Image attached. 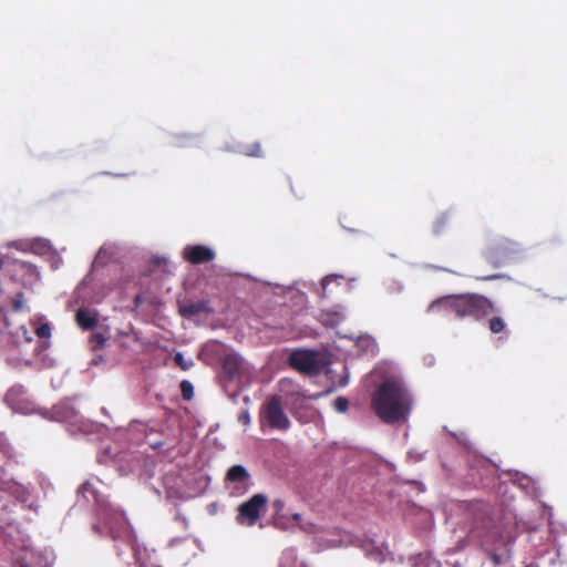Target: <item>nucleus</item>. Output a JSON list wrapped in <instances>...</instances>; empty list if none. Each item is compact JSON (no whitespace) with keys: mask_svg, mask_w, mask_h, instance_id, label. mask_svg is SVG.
I'll list each match as a JSON object with an SVG mask.
<instances>
[{"mask_svg":"<svg viewBox=\"0 0 567 567\" xmlns=\"http://www.w3.org/2000/svg\"><path fill=\"white\" fill-rule=\"evenodd\" d=\"M413 398L399 378H386L371 398V409L385 424L405 422L412 411Z\"/></svg>","mask_w":567,"mask_h":567,"instance_id":"nucleus-1","label":"nucleus"},{"mask_svg":"<svg viewBox=\"0 0 567 567\" xmlns=\"http://www.w3.org/2000/svg\"><path fill=\"white\" fill-rule=\"evenodd\" d=\"M249 477L247 470L243 465H234L231 466L226 474V480L228 482H238L243 483Z\"/></svg>","mask_w":567,"mask_h":567,"instance_id":"nucleus-13","label":"nucleus"},{"mask_svg":"<svg viewBox=\"0 0 567 567\" xmlns=\"http://www.w3.org/2000/svg\"><path fill=\"white\" fill-rule=\"evenodd\" d=\"M292 519L296 520L297 523H299L300 519H301V515L299 513H293L292 514Z\"/></svg>","mask_w":567,"mask_h":567,"instance_id":"nucleus-28","label":"nucleus"},{"mask_svg":"<svg viewBox=\"0 0 567 567\" xmlns=\"http://www.w3.org/2000/svg\"><path fill=\"white\" fill-rule=\"evenodd\" d=\"M8 506H9V505H8V503H3V504L1 505V509H7V508H8Z\"/></svg>","mask_w":567,"mask_h":567,"instance_id":"nucleus-31","label":"nucleus"},{"mask_svg":"<svg viewBox=\"0 0 567 567\" xmlns=\"http://www.w3.org/2000/svg\"><path fill=\"white\" fill-rule=\"evenodd\" d=\"M522 251L520 245L514 240L504 238L492 245L485 252V257L494 266H499Z\"/></svg>","mask_w":567,"mask_h":567,"instance_id":"nucleus-6","label":"nucleus"},{"mask_svg":"<svg viewBox=\"0 0 567 567\" xmlns=\"http://www.w3.org/2000/svg\"><path fill=\"white\" fill-rule=\"evenodd\" d=\"M181 393L184 400L189 401L194 396V386L188 380H183L179 383Z\"/></svg>","mask_w":567,"mask_h":567,"instance_id":"nucleus-16","label":"nucleus"},{"mask_svg":"<svg viewBox=\"0 0 567 567\" xmlns=\"http://www.w3.org/2000/svg\"><path fill=\"white\" fill-rule=\"evenodd\" d=\"M288 361L295 370L308 375L319 374L328 363L323 354L312 350L292 351Z\"/></svg>","mask_w":567,"mask_h":567,"instance_id":"nucleus-4","label":"nucleus"},{"mask_svg":"<svg viewBox=\"0 0 567 567\" xmlns=\"http://www.w3.org/2000/svg\"><path fill=\"white\" fill-rule=\"evenodd\" d=\"M174 362L184 371H187L193 365V361L192 360L186 361L184 355L181 352H177L174 355Z\"/></svg>","mask_w":567,"mask_h":567,"instance_id":"nucleus-20","label":"nucleus"},{"mask_svg":"<svg viewBox=\"0 0 567 567\" xmlns=\"http://www.w3.org/2000/svg\"><path fill=\"white\" fill-rule=\"evenodd\" d=\"M23 567H27V566H23Z\"/></svg>","mask_w":567,"mask_h":567,"instance_id":"nucleus-34","label":"nucleus"},{"mask_svg":"<svg viewBox=\"0 0 567 567\" xmlns=\"http://www.w3.org/2000/svg\"><path fill=\"white\" fill-rule=\"evenodd\" d=\"M499 277H501L499 275H488V276H484V277H482L480 279L481 280H493V279H497Z\"/></svg>","mask_w":567,"mask_h":567,"instance_id":"nucleus-27","label":"nucleus"},{"mask_svg":"<svg viewBox=\"0 0 567 567\" xmlns=\"http://www.w3.org/2000/svg\"><path fill=\"white\" fill-rule=\"evenodd\" d=\"M86 486H89V483L83 484V485H82V488H83V489H85V488H86Z\"/></svg>","mask_w":567,"mask_h":567,"instance_id":"nucleus-33","label":"nucleus"},{"mask_svg":"<svg viewBox=\"0 0 567 567\" xmlns=\"http://www.w3.org/2000/svg\"><path fill=\"white\" fill-rule=\"evenodd\" d=\"M238 422H240L244 425H249L251 422L250 413L248 410H243L240 414L238 415Z\"/></svg>","mask_w":567,"mask_h":567,"instance_id":"nucleus-22","label":"nucleus"},{"mask_svg":"<svg viewBox=\"0 0 567 567\" xmlns=\"http://www.w3.org/2000/svg\"><path fill=\"white\" fill-rule=\"evenodd\" d=\"M446 220H447V218L444 215L436 219V221L434 223V231L436 234H439V233H441L443 230V228H444V226L446 224Z\"/></svg>","mask_w":567,"mask_h":567,"instance_id":"nucleus-23","label":"nucleus"},{"mask_svg":"<svg viewBox=\"0 0 567 567\" xmlns=\"http://www.w3.org/2000/svg\"><path fill=\"white\" fill-rule=\"evenodd\" d=\"M413 567H429V565L421 561L416 563Z\"/></svg>","mask_w":567,"mask_h":567,"instance_id":"nucleus-30","label":"nucleus"},{"mask_svg":"<svg viewBox=\"0 0 567 567\" xmlns=\"http://www.w3.org/2000/svg\"><path fill=\"white\" fill-rule=\"evenodd\" d=\"M205 311H207V305L204 301L190 302L179 308V313L185 318H190Z\"/></svg>","mask_w":567,"mask_h":567,"instance_id":"nucleus-11","label":"nucleus"},{"mask_svg":"<svg viewBox=\"0 0 567 567\" xmlns=\"http://www.w3.org/2000/svg\"><path fill=\"white\" fill-rule=\"evenodd\" d=\"M92 340L95 341L96 344L102 346L105 342V338L102 333H95L92 336Z\"/></svg>","mask_w":567,"mask_h":567,"instance_id":"nucleus-26","label":"nucleus"},{"mask_svg":"<svg viewBox=\"0 0 567 567\" xmlns=\"http://www.w3.org/2000/svg\"><path fill=\"white\" fill-rule=\"evenodd\" d=\"M272 508L276 515H281L282 511L285 509V502L282 499H275L272 502Z\"/></svg>","mask_w":567,"mask_h":567,"instance_id":"nucleus-25","label":"nucleus"},{"mask_svg":"<svg viewBox=\"0 0 567 567\" xmlns=\"http://www.w3.org/2000/svg\"><path fill=\"white\" fill-rule=\"evenodd\" d=\"M75 320L79 327L83 330H91L97 324L96 317L83 308L76 311Z\"/></svg>","mask_w":567,"mask_h":567,"instance_id":"nucleus-10","label":"nucleus"},{"mask_svg":"<svg viewBox=\"0 0 567 567\" xmlns=\"http://www.w3.org/2000/svg\"><path fill=\"white\" fill-rule=\"evenodd\" d=\"M3 266V259L0 257V269L2 268Z\"/></svg>","mask_w":567,"mask_h":567,"instance_id":"nucleus-32","label":"nucleus"},{"mask_svg":"<svg viewBox=\"0 0 567 567\" xmlns=\"http://www.w3.org/2000/svg\"><path fill=\"white\" fill-rule=\"evenodd\" d=\"M11 305H12V309L14 311H22V310H24L25 302H24V295H23V292H18L12 298Z\"/></svg>","mask_w":567,"mask_h":567,"instance_id":"nucleus-17","label":"nucleus"},{"mask_svg":"<svg viewBox=\"0 0 567 567\" xmlns=\"http://www.w3.org/2000/svg\"><path fill=\"white\" fill-rule=\"evenodd\" d=\"M35 334L40 339H49L51 337V326L48 322L41 323L37 327Z\"/></svg>","mask_w":567,"mask_h":567,"instance_id":"nucleus-18","label":"nucleus"},{"mask_svg":"<svg viewBox=\"0 0 567 567\" xmlns=\"http://www.w3.org/2000/svg\"><path fill=\"white\" fill-rule=\"evenodd\" d=\"M355 348L360 357L374 358L379 352V346L371 336H361L355 341Z\"/></svg>","mask_w":567,"mask_h":567,"instance_id":"nucleus-9","label":"nucleus"},{"mask_svg":"<svg viewBox=\"0 0 567 567\" xmlns=\"http://www.w3.org/2000/svg\"><path fill=\"white\" fill-rule=\"evenodd\" d=\"M182 255L192 265L209 262L215 258V251L204 245H188L183 249Z\"/></svg>","mask_w":567,"mask_h":567,"instance_id":"nucleus-7","label":"nucleus"},{"mask_svg":"<svg viewBox=\"0 0 567 567\" xmlns=\"http://www.w3.org/2000/svg\"><path fill=\"white\" fill-rule=\"evenodd\" d=\"M279 567H306L302 563H298L297 550L288 548L282 553Z\"/></svg>","mask_w":567,"mask_h":567,"instance_id":"nucleus-12","label":"nucleus"},{"mask_svg":"<svg viewBox=\"0 0 567 567\" xmlns=\"http://www.w3.org/2000/svg\"><path fill=\"white\" fill-rule=\"evenodd\" d=\"M223 372L233 380L240 374L243 360L236 353H227L221 360Z\"/></svg>","mask_w":567,"mask_h":567,"instance_id":"nucleus-8","label":"nucleus"},{"mask_svg":"<svg viewBox=\"0 0 567 567\" xmlns=\"http://www.w3.org/2000/svg\"><path fill=\"white\" fill-rule=\"evenodd\" d=\"M267 497L264 494H255L238 508L237 519L241 524L254 526L266 509Z\"/></svg>","mask_w":567,"mask_h":567,"instance_id":"nucleus-5","label":"nucleus"},{"mask_svg":"<svg viewBox=\"0 0 567 567\" xmlns=\"http://www.w3.org/2000/svg\"><path fill=\"white\" fill-rule=\"evenodd\" d=\"M333 408L337 412L339 413H344L347 412L348 408H349V401L348 399H346L344 396H338L334 401H333Z\"/></svg>","mask_w":567,"mask_h":567,"instance_id":"nucleus-19","label":"nucleus"},{"mask_svg":"<svg viewBox=\"0 0 567 567\" xmlns=\"http://www.w3.org/2000/svg\"><path fill=\"white\" fill-rule=\"evenodd\" d=\"M487 323L489 331L494 334H498L506 329L505 320L499 316H493Z\"/></svg>","mask_w":567,"mask_h":567,"instance_id":"nucleus-15","label":"nucleus"},{"mask_svg":"<svg viewBox=\"0 0 567 567\" xmlns=\"http://www.w3.org/2000/svg\"><path fill=\"white\" fill-rule=\"evenodd\" d=\"M342 277L341 276H338V275H329V276H326L322 281H321V286H322V290L323 292L326 291L327 289V286L332 281V280H338V279H341Z\"/></svg>","mask_w":567,"mask_h":567,"instance_id":"nucleus-24","label":"nucleus"},{"mask_svg":"<svg viewBox=\"0 0 567 567\" xmlns=\"http://www.w3.org/2000/svg\"><path fill=\"white\" fill-rule=\"evenodd\" d=\"M258 420L260 430L287 431L290 427V420L286 414L280 395L268 398L259 408Z\"/></svg>","mask_w":567,"mask_h":567,"instance_id":"nucleus-3","label":"nucleus"},{"mask_svg":"<svg viewBox=\"0 0 567 567\" xmlns=\"http://www.w3.org/2000/svg\"><path fill=\"white\" fill-rule=\"evenodd\" d=\"M245 153L249 156H255V157L262 155L259 143H255L251 146H249V148Z\"/></svg>","mask_w":567,"mask_h":567,"instance_id":"nucleus-21","label":"nucleus"},{"mask_svg":"<svg viewBox=\"0 0 567 567\" xmlns=\"http://www.w3.org/2000/svg\"><path fill=\"white\" fill-rule=\"evenodd\" d=\"M440 309L454 312L458 318L472 317L476 320L495 312L494 303L485 296L477 293L444 296L429 306V311Z\"/></svg>","mask_w":567,"mask_h":567,"instance_id":"nucleus-2","label":"nucleus"},{"mask_svg":"<svg viewBox=\"0 0 567 567\" xmlns=\"http://www.w3.org/2000/svg\"><path fill=\"white\" fill-rule=\"evenodd\" d=\"M134 302L136 306H140L142 303V297L140 295H137L134 299Z\"/></svg>","mask_w":567,"mask_h":567,"instance_id":"nucleus-29","label":"nucleus"},{"mask_svg":"<svg viewBox=\"0 0 567 567\" xmlns=\"http://www.w3.org/2000/svg\"><path fill=\"white\" fill-rule=\"evenodd\" d=\"M21 492L22 486L13 481H6L0 485V493H6L14 498H18Z\"/></svg>","mask_w":567,"mask_h":567,"instance_id":"nucleus-14","label":"nucleus"}]
</instances>
